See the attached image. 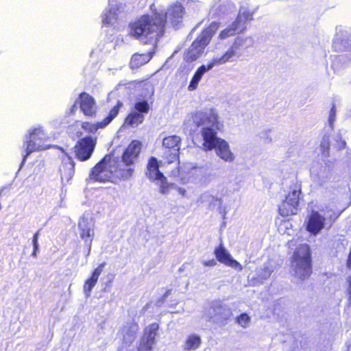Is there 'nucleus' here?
<instances>
[{
  "label": "nucleus",
  "mask_w": 351,
  "mask_h": 351,
  "mask_svg": "<svg viewBox=\"0 0 351 351\" xmlns=\"http://www.w3.org/2000/svg\"><path fill=\"white\" fill-rule=\"evenodd\" d=\"M167 13L154 10L145 14L130 24V34L138 40L158 41L165 34Z\"/></svg>",
  "instance_id": "f257e3e1"
},
{
  "label": "nucleus",
  "mask_w": 351,
  "mask_h": 351,
  "mask_svg": "<svg viewBox=\"0 0 351 351\" xmlns=\"http://www.w3.org/2000/svg\"><path fill=\"white\" fill-rule=\"evenodd\" d=\"M132 172L130 168H123L118 158L107 154L91 169L89 177L96 182H106L114 177L128 178Z\"/></svg>",
  "instance_id": "f03ea898"
},
{
  "label": "nucleus",
  "mask_w": 351,
  "mask_h": 351,
  "mask_svg": "<svg viewBox=\"0 0 351 351\" xmlns=\"http://www.w3.org/2000/svg\"><path fill=\"white\" fill-rule=\"evenodd\" d=\"M219 27V23L213 21L202 29L184 53V60L186 62H193L200 57Z\"/></svg>",
  "instance_id": "7ed1b4c3"
},
{
  "label": "nucleus",
  "mask_w": 351,
  "mask_h": 351,
  "mask_svg": "<svg viewBox=\"0 0 351 351\" xmlns=\"http://www.w3.org/2000/svg\"><path fill=\"white\" fill-rule=\"evenodd\" d=\"M291 263L298 278L302 280L308 278L312 272V258L310 246L306 243L299 245L293 252Z\"/></svg>",
  "instance_id": "20e7f679"
},
{
  "label": "nucleus",
  "mask_w": 351,
  "mask_h": 351,
  "mask_svg": "<svg viewBox=\"0 0 351 351\" xmlns=\"http://www.w3.org/2000/svg\"><path fill=\"white\" fill-rule=\"evenodd\" d=\"M97 145V138L86 136L79 138L72 148L75 158L84 162L90 158Z\"/></svg>",
  "instance_id": "39448f33"
},
{
  "label": "nucleus",
  "mask_w": 351,
  "mask_h": 351,
  "mask_svg": "<svg viewBox=\"0 0 351 351\" xmlns=\"http://www.w3.org/2000/svg\"><path fill=\"white\" fill-rule=\"evenodd\" d=\"M164 149L163 158L168 164L180 161L181 138L177 135H171L163 138L162 143Z\"/></svg>",
  "instance_id": "423d86ee"
},
{
  "label": "nucleus",
  "mask_w": 351,
  "mask_h": 351,
  "mask_svg": "<svg viewBox=\"0 0 351 351\" xmlns=\"http://www.w3.org/2000/svg\"><path fill=\"white\" fill-rule=\"evenodd\" d=\"M123 106L121 101L118 100L116 104L110 110L108 115L101 121L92 123L89 121L82 122L81 127L87 133L95 134L99 129L106 127L119 114L121 108Z\"/></svg>",
  "instance_id": "0eeeda50"
},
{
  "label": "nucleus",
  "mask_w": 351,
  "mask_h": 351,
  "mask_svg": "<svg viewBox=\"0 0 351 351\" xmlns=\"http://www.w3.org/2000/svg\"><path fill=\"white\" fill-rule=\"evenodd\" d=\"M252 19V14L247 12L239 13L230 25L221 31L219 38L220 39H226L228 37L242 33L245 29L246 22Z\"/></svg>",
  "instance_id": "6e6552de"
},
{
  "label": "nucleus",
  "mask_w": 351,
  "mask_h": 351,
  "mask_svg": "<svg viewBox=\"0 0 351 351\" xmlns=\"http://www.w3.org/2000/svg\"><path fill=\"white\" fill-rule=\"evenodd\" d=\"M159 329L158 323H152L145 327L140 341L136 346V351H152L156 343V337Z\"/></svg>",
  "instance_id": "1a4fd4ad"
},
{
  "label": "nucleus",
  "mask_w": 351,
  "mask_h": 351,
  "mask_svg": "<svg viewBox=\"0 0 351 351\" xmlns=\"http://www.w3.org/2000/svg\"><path fill=\"white\" fill-rule=\"evenodd\" d=\"M142 148V143L138 140H132L124 149L119 162L125 169L130 168L137 160Z\"/></svg>",
  "instance_id": "9d476101"
},
{
  "label": "nucleus",
  "mask_w": 351,
  "mask_h": 351,
  "mask_svg": "<svg viewBox=\"0 0 351 351\" xmlns=\"http://www.w3.org/2000/svg\"><path fill=\"white\" fill-rule=\"evenodd\" d=\"M75 103L79 105L83 114L88 117L94 118L97 113V105L95 99L86 92L79 94Z\"/></svg>",
  "instance_id": "9b49d317"
},
{
  "label": "nucleus",
  "mask_w": 351,
  "mask_h": 351,
  "mask_svg": "<svg viewBox=\"0 0 351 351\" xmlns=\"http://www.w3.org/2000/svg\"><path fill=\"white\" fill-rule=\"evenodd\" d=\"M193 120L194 124L197 127L210 125L209 127L219 129L218 116L213 108L196 112L193 116Z\"/></svg>",
  "instance_id": "f8f14e48"
},
{
  "label": "nucleus",
  "mask_w": 351,
  "mask_h": 351,
  "mask_svg": "<svg viewBox=\"0 0 351 351\" xmlns=\"http://www.w3.org/2000/svg\"><path fill=\"white\" fill-rule=\"evenodd\" d=\"M326 218L318 211L313 210L306 217L305 228L313 235H317L324 229Z\"/></svg>",
  "instance_id": "ddd939ff"
},
{
  "label": "nucleus",
  "mask_w": 351,
  "mask_h": 351,
  "mask_svg": "<svg viewBox=\"0 0 351 351\" xmlns=\"http://www.w3.org/2000/svg\"><path fill=\"white\" fill-rule=\"evenodd\" d=\"M60 149L63 154L60 158L61 163L59 166V171L62 180L69 181L74 175L75 163L69 153L66 152L62 147Z\"/></svg>",
  "instance_id": "4468645a"
},
{
  "label": "nucleus",
  "mask_w": 351,
  "mask_h": 351,
  "mask_svg": "<svg viewBox=\"0 0 351 351\" xmlns=\"http://www.w3.org/2000/svg\"><path fill=\"white\" fill-rule=\"evenodd\" d=\"M213 127L206 126L201 130L203 139L202 148L204 151H210L215 149L217 143L222 139L217 137V130Z\"/></svg>",
  "instance_id": "2eb2a0df"
},
{
  "label": "nucleus",
  "mask_w": 351,
  "mask_h": 351,
  "mask_svg": "<svg viewBox=\"0 0 351 351\" xmlns=\"http://www.w3.org/2000/svg\"><path fill=\"white\" fill-rule=\"evenodd\" d=\"M160 162L155 156H151L147 160L145 175L151 182H156L159 178H163L164 174L160 170Z\"/></svg>",
  "instance_id": "dca6fc26"
},
{
  "label": "nucleus",
  "mask_w": 351,
  "mask_h": 351,
  "mask_svg": "<svg viewBox=\"0 0 351 351\" xmlns=\"http://www.w3.org/2000/svg\"><path fill=\"white\" fill-rule=\"evenodd\" d=\"M214 254L216 260L226 266L236 268L239 263L232 258L230 254L226 249L223 243L219 244L214 250Z\"/></svg>",
  "instance_id": "f3484780"
},
{
  "label": "nucleus",
  "mask_w": 351,
  "mask_h": 351,
  "mask_svg": "<svg viewBox=\"0 0 351 351\" xmlns=\"http://www.w3.org/2000/svg\"><path fill=\"white\" fill-rule=\"evenodd\" d=\"M184 8L180 3H175L170 7L167 13V19H169L171 23L176 26L181 22L183 17Z\"/></svg>",
  "instance_id": "a211bd4d"
},
{
  "label": "nucleus",
  "mask_w": 351,
  "mask_h": 351,
  "mask_svg": "<svg viewBox=\"0 0 351 351\" xmlns=\"http://www.w3.org/2000/svg\"><path fill=\"white\" fill-rule=\"evenodd\" d=\"M154 52L149 51L147 53H134L130 61V67L132 69H138L148 63L153 58Z\"/></svg>",
  "instance_id": "6ab92c4d"
},
{
  "label": "nucleus",
  "mask_w": 351,
  "mask_h": 351,
  "mask_svg": "<svg viewBox=\"0 0 351 351\" xmlns=\"http://www.w3.org/2000/svg\"><path fill=\"white\" fill-rule=\"evenodd\" d=\"M104 266V264H100L93 270L91 276L84 282L83 288L84 291L87 296L90 295L93 288L97 284L99 277L103 271Z\"/></svg>",
  "instance_id": "aec40b11"
},
{
  "label": "nucleus",
  "mask_w": 351,
  "mask_h": 351,
  "mask_svg": "<svg viewBox=\"0 0 351 351\" xmlns=\"http://www.w3.org/2000/svg\"><path fill=\"white\" fill-rule=\"evenodd\" d=\"M210 69H212L211 64H203L198 67L188 86V90L190 91L195 90L204 73Z\"/></svg>",
  "instance_id": "412c9836"
},
{
  "label": "nucleus",
  "mask_w": 351,
  "mask_h": 351,
  "mask_svg": "<svg viewBox=\"0 0 351 351\" xmlns=\"http://www.w3.org/2000/svg\"><path fill=\"white\" fill-rule=\"evenodd\" d=\"M215 149H216L217 154L225 161L231 162L234 160L233 154L229 148L228 143L225 140L221 139Z\"/></svg>",
  "instance_id": "4be33fe9"
},
{
  "label": "nucleus",
  "mask_w": 351,
  "mask_h": 351,
  "mask_svg": "<svg viewBox=\"0 0 351 351\" xmlns=\"http://www.w3.org/2000/svg\"><path fill=\"white\" fill-rule=\"evenodd\" d=\"M319 150L318 156L322 159H326L330 156V136L328 134H325L322 136L319 145L317 147Z\"/></svg>",
  "instance_id": "5701e85b"
},
{
  "label": "nucleus",
  "mask_w": 351,
  "mask_h": 351,
  "mask_svg": "<svg viewBox=\"0 0 351 351\" xmlns=\"http://www.w3.org/2000/svg\"><path fill=\"white\" fill-rule=\"evenodd\" d=\"M145 121V115L132 111L128 114L124 119V125L130 128H136L142 124Z\"/></svg>",
  "instance_id": "b1692460"
},
{
  "label": "nucleus",
  "mask_w": 351,
  "mask_h": 351,
  "mask_svg": "<svg viewBox=\"0 0 351 351\" xmlns=\"http://www.w3.org/2000/svg\"><path fill=\"white\" fill-rule=\"evenodd\" d=\"M298 207L284 199L278 208L279 214L282 217L295 215Z\"/></svg>",
  "instance_id": "393cba45"
},
{
  "label": "nucleus",
  "mask_w": 351,
  "mask_h": 351,
  "mask_svg": "<svg viewBox=\"0 0 351 351\" xmlns=\"http://www.w3.org/2000/svg\"><path fill=\"white\" fill-rule=\"evenodd\" d=\"M25 145L26 154L24 156L23 160H25L26 157L31 153L46 149L44 144L36 142L35 137H33V139L30 138L29 141H26Z\"/></svg>",
  "instance_id": "a878e982"
},
{
  "label": "nucleus",
  "mask_w": 351,
  "mask_h": 351,
  "mask_svg": "<svg viewBox=\"0 0 351 351\" xmlns=\"http://www.w3.org/2000/svg\"><path fill=\"white\" fill-rule=\"evenodd\" d=\"M235 53V50L229 48L221 57L214 58L208 64H212V68L216 64H224L228 62Z\"/></svg>",
  "instance_id": "bb28decb"
},
{
  "label": "nucleus",
  "mask_w": 351,
  "mask_h": 351,
  "mask_svg": "<svg viewBox=\"0 0 351 351\" xmlns=\"http://www.w3.org/2000/svg\"><path fill=\"white\" fill-rule=\"evenodd\" d=\"M201 339L198 335H190L185 341V350H191L198 348L201 344Z\"/></svg>",
  "instance_id": "cd10ccee"
},
{
  "label": "nucleus",
  "mask_w": 351,
  "mask_h": 351,
  "mask_svg": "<svg viewBox=\"0 0 351 351\" xmlns=\"http://www.w3.org/2000/svg\"><path fill=\"white\" fill-rule=\"evenodd\" d=\"M301 194V189H295L290 191L285 197V200L290 202L291 204L299 206L300 195Z\"/></svg>",
  "instance_id": "c85d7f7f"
},
{
  "label": "nucleus",
  "mask_w": 351,
  "mask_h": 351,
  "mask_svg": "<svg viewBox=\"0 0 351 351\" xmlns=\"http://www.w3.org/2000/svg\"><path fill=\"white\" fill-rule=\"evenodd\" d=\"M134 108L135 110L134 112H139L143 114H147L150 109L149 105L146 100L136 101L134 104Z\"/></svg>",
  "instance_id": "c756f323"
},
{
  "label": "nucleus",
  "mask_w": 351,
  "mask_h": 351,
  "mask_svg": "<svg viewBox=\"0 0 351 351\" xmlns=\"http://www.w3.org/2000/svg\"><path fill=\"white\" fill-rule=\"evenodd\" d=\"M33 137L36 138V142L44 144V142L47 138V135L45 134L43 130L40 128H35L30 133V138L33 139Z\"/></svg>",
  "instance_id": "7c9ffc66"
},
{
  "label": "nucleus",
  "mask_w": 351,
  "mask_h": 351,
  "mask_svg": "<svg viewBox=\"0 0 351 351\" xmlns=\"http://www.w3.org/2000/svg\"><path fill=\"white\" fill-rule=\"evenodd\" d=\"M157 181L160 182V192L162 194H167L169 193L172 184L167 182V178L163 175V178H159Z\"/></svg>",
  "instance_id": "2f4dec72"
},
{
  "label": "nucleus",
  "mask_w": 351,
  "mask_h": 351,
  "mask_svg": "<svg viewBox=\"0 0 351 351\" xmlns=\"http://www.w3.org/2000/svg\"><path fill=\"white\" fill-rule=\"evenodd\" d=\"M237 323L243 328H246L250 322V317L245 313H243L237 317Z\"/></svg>",
  "instance_id": "473e14b6"
},
{
  "label": "nucleus",
  "mask_w": 351,
  "mask_h": 351,
  "mask_svg": "<svg viewBox=\"0 0 351 351\" xmlns=\"http://www.w3.org/2000/svg\"><path fill=\"white\" fill-rule=\"evenodd\" d=\"M326 211L330 213V214L328 216V219L331 223L335 222L340 216L341 212L339 210H334L331 208L326 207Z\"/></svg>",
  "instance_id": "72a5a7b5"
},
{
  "label": "nucleus",
  "mask_w": 351,
  "mask_h": 351,
  "mask_svg": "<svg viewBox=\"0 0 351 351\" xmlns=\"http://www.w3.org/2000/svg\"><path fill=\"white\" fill-rule=\"evenodd\" d=\"M335 119H336V108H335V106L333 105L330 110L329 116H328V123L331 128L333 127Z\"/></svg>",
  "instance_id": "f704fd0d"
},
{
  "label": "nucleus",
  "mask_w": 351,
  "mask_h": 351,
  "mask_svg": "<svg viewBox=\"0 0 351 351\" xmlns=\"http://www.w3.org/2000/svg\"><path fill=\"white\" fill-rule=\"evenodd\" d=\"M336 147L338 151L343 150L346 147V142L341 136L335 140Z\"/></svg>",
  "instance_id": "c9c22d12"
},
{
  "label": "nucleus",
  "mask_w": 351,
  "mask_h": 351,
  "mask_svg": "<svg viewBox=\"0 0 351 351\" xmlns=\"http://www.w3.org/2000/svg\"><path fill=\"white\" fill-rule=\"evenodd\" d=\"M38 236H39V231L36 232L34 234L33 238H32V243L34 245V250H33L32 254L34 256L36 255V251L38 249Z\"/></svg>",
  "instance_id": "e433bc0d"
},
{
  "label": "nucleus",
  "mask_w": 351,
  "mask_h": 351,
  "mask_svg": "<svg viewBox=\"0 0 351 351\" xmlns=\"http://www.w3.org/2000/svg\"><path fill=\"white\" fill-rule=\"evenodd\" d=\"M80 237L83 239L90 237V229L89 228H80Z\"/></svg>",
  "instance_id": "4c0bfd02"
},
{
  "label": "nucleus",
  "mask_w": 351,
  "mask_h": 351,
  "mask_svg": "<svg viewBox=\"0 0 351 351\" xmlns=\"http://www.w3.org/2000/svg\"><path fill=\"white\" fill-rule=\"evenodd\" d=\"M243 39L239 37H237L234 39V43L230 47V49H233L234 50H236L239 49L243 44Z\"/></svg>",
  "instance_id": "58836bf2"
},
{
  "label": "nucleus",
  "mask_w": 351,
  "mask_h": 351,
  "mask_svg": "<svg viewBox=\"0 0 351 351\" xmlns=\"http://www.w3.org/2000/svg\"><path fill=\"white\" fill-rule=\"evenodd\" d=\"M347 281H348V300H349V302L351 304V275L348 276Z\"/></svg>",
  "instance_id": "ea45409f"
},
{
  "label": "nucleus",
  "mask_w": 351,
  "mask_h": 351,
  "mask_svg": "<svg viewBox=\"0 0 351 351\" xmlns=\"http://www.w3.org/2000/svg\"><path fill=\"white\" fill-rule=\"evenodd\" d=\"M203 265L206 267H213L217 265V262L215 259H211L204 261Z\"/></svg>",
  "instance_id": "a19ab883"
},
{
  "label": "nucleus",
  "mask_w": 351,
  "mask_h": 351,
  "mask_svg": "<svg viewBox=\"0 0 351 351\" xmlns=\"http://www.w3.org/2000/svg\"><path fill=\"white\" fill-rule=\"evenodd\" d=\"M346 267L351 270V246L350 249V252L348 253L347 259H346Z\"/></svg>",
  "instance_id": "79ce46f5"
},
{
  "label": "nucleus",
  "mask_w": 351,
  "mask_h": 351,
  "mask_svg": "<svg viewBox=\"0 0 351 351\" xmlns=\"http://www.w3.org/2000/svg\"><path fill=\"white\" fill-rule=\"evenodd\" d=\"M103 23H106V24H109L110 23V22L108 20L107 17L103 19Z\"/></svg>",
  "instance_id": "37998d69"
},
{
  "label": "nucleus",
  "mask_w": 351,
  "mask_h": 351,
  "mask_svg": "<svg viewBox=\"0 0 351 351\" xmlns=\"http://www.w3.org/2000/svg\"><path fill=\"white\" fill-rule=\"evenodd\" d=\"M180 191L181 192V193H182V195H184V193H185V191H184V189H180Z\"/></svg>",
  "instance_id": "c03bdc74"
}]
</instances>
